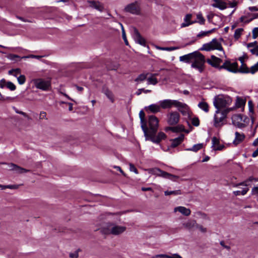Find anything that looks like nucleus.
<instances>
[{"label":"nucleus","mask_w":258,"mask_h":258,"mask_svg":"<svg viewBox=\"0 0 258 258\" xmlns=\"http://www.w3.org/2000/svg\"><path fill=\"white\" fill-rule=\"evenodd\" d=\"M174 212H179L181 214L185 216H188L190 215L191 211L189 209L183 206L176 207L174 209Z\"/></svg>","instance_id":"19"},{"label":"nucleus","mask_w":258,"mask_h":258,"mask_svg":"<svg viewBox=\"0 0 258 258\" xmlns=\"http://www.w3.org/2000/svg\"><path fill=\"white\" fill-rule=\"evenodd\" d=\"M220 69H224L231 72L237 73L238 72V64L237 62L231 63L230 61L226 60L220 67Z\"/></svg>","instance_id":"13"},{"label":"nucleus","mask_w":258,"mask_h":258,"mask_svg":"<svg viewBox=\"0 0 258 258\" xmlns=\"http://www.w3.org/2000/svg\"><path fill=\"white\" fill-rule=\"evenodd\" d=\"M149 128L147 127L146 122L141 124V127L144 132L145 136L148 134L156 133L159 126V120L156 116L153 115H149L148 117Z\"/></svg>","instance_id":"2"},{"label":"nucleus","mask_w":258,"mask_h":258,"mask_svg":"<svg viewBox=\"0 0 258 258\" xmlns=\"http://www.w3.org/2000/svg\"><path fill=\"white\" fill-rule=\"evenodd\" d=\"M214 30V29H212L211 30L208 31H201L199 34H198L197 36L198 37H201L203 36H206L207 34L211 33L212 32H213Z\"/></svg>","instance_id":"42"},{"label":"nucleus","mask_w":258,"mask_h":258,"mask_svg":"<svg viewBox=\"0 0 258 258\" xmlns=\"http://www.w3.org/2000/svg\"><path fill=\"white\" fill-rule=\"evenodd\" d=\"M148 75V73L141 74L139 76H138V77L135 80V81L137 82L138 83L143 82L147 78V76Z\"/></svg>","instance_id":"32"},{"label":"nucleus","mask_w":258,"mask_h":258,"mask_svg":"<svg viewBox=\"0 0 258 258\" xmlns=\"http://www.w3.org/2000/svg\"><path fill=\"white\" fill-rule=\"evenodd\" d=\"M191 67L196 69L200 73H202L204 69L205 59L204 56L198 51H195V56L192 59Z\"/></svg>","instance_id":"5"},{"label":"nucleus","mask_w":258,"mask_h":258,"mask_svg":"<svg viewBox=\"0 0 258 258\" xmlns=\"http://www.w3.org/2000/svg\"><path fill=\"white\" fill-rule=\"evenodd\" d=\"M191 123L195 126H198L200 124V120L197 117H194L191 119Z\"/></svg>","instance_id":"48"},{"label":"nucleus","mask_w":258,"mask_h":258,"mask_svg":"<svg viewBox=\"0 0 258 258\" xmlns=\"http://www.w3.org/2000/svg\"><path fill=\"white\" fill-rule=\"evenodd\" d=\"M252 38L255 39L258 36V27L254 28L252 30Z\"/></svg>","instance_id":"52"},{"label":"nucleus","mask_w":258,"mask_h":258,"mask_svg":"<svg viewBox=\"0 0 258 258\" xmlns=\"http://www.w3.org/2000/svg\"><path fill=\"white\" fill-rule=\"evenodd\" d=\"M171 130L173 132H179L183 131L184 130V128L183 126L180 125H178V126H174V127H168L166 129V130Z\"/></svg>","instance_id":"31"},{"label":"nucleus","mask_w":258,"mask_h":258,"mask_svg":"<svg viewBox=\"0 0 258 258\" xmlns=\"http://www.w3.org/2000/svg\"><path fill=\"white\" fill-rule=\"evenodd\" d=\"M17 80L20 85H22L24 84L26 81L25 76L24 75H20L17 78Z\"/></svg>","instance_id":"44"},{"label":"nucleus","mask_w":258,"mask_h":258,"mask_svg":"<svg viewBox=\"0 0 258 258\" xmlns=\"http://www.w3.org/2000/svg\"><path fill=\"white\" fill-rule=\"evenodd\" d=\"M169 258H182V257L177 253H174L172 255H169Z\"/></svg>","instance_id":"63"},{"label":"nucleus","mask_w":258,"mask_h":258,"mask_svg":"<svg viewBox=\"0 0 258 258\" xmlns=\"http://www.w3.org/2000/svg\"><path fill=\"white\" fill-rule=\"evenodd\" d=\"M181 194V191L180 190H173V191H168L166 190L164 191V195L165 196H170L171 195H179Z\"/></svg>","instance_id":"38"},{"label":"nucleus","mask_w":258,"mask_h":258,"mask_svg":"<svg viewBox=\"0 0 258 258\" xmlns=\"http://www.w3.org/2000/svg\"><path fill=\"white\" fill-rule=\"evenodd\" d=\"M42 56L41 55H36L33 54H30L28 56H24L22 57V58H37V59H40Z\"/></svg>","instance_id":"49"},{"label":"nucleus","mask_w":258,"mask_h":258,"mask_svg":"<svg viewBox=\"0 0 258 258\" xmlns=\"http://www.w3.org/2000/svg\"><path fill=\"white\" fill-rule=\"evenodd\" d=\"M212 147L214 148L215 150H222L224 148L225 146L223 145L220 144V141L216 137H214L212 139Z\"/></svg>","instance_id":"18"},{"label":"nucleus","mask_w":258,"mask_h":258,"mask_svg":"<svg viewBox=\"0 0 258 258\" xmlns=\"http://www.w3.org/2000/svg\"><path fill=\"white\" fill-rule=\"evenodd\" d=\"M243 31V29L242 28H238L235 30L234 34V37L235 39L237 40L240 38Z\"/></svg>","instance_id":"37"},{"label":"nucleus","mask_w":258,"mask_h":258,"mask_svg":"<svg viewBox=\"0 0 258 258\" xmlns=\"http://www.w3.org/2000/svg\"><path fill=\"white\" fill-rule=\"evenodd\" d=\"M69 255H70V257L71 258H78V256H79L78 253L77 251H76L74 253H70Z\"/></svg>","instance_id":"61"},{"label":"nucleus","mask_w":258,"mask_h":258,"mask_svg":"<svg viewBox=\"0 0 258 258\" xmlns=\"http://www.w3.org/2000/svg\"><path fill=\"white\" fill-rule=\"evenodd\" d=\"M232 100L231 97L227 95H220L216 97L213 104L217 109H224L231 105Z\"/></svg>","instance_id":"4"},{"label":"nucleus","mask_w":258,"mask_h":258,"mask_svg":"<svg viewBox=\"0 0 258 258\" xmlns=\"http://www.w3.org/2000/svg\"><path fill=\"white\" fill-rule=\"evenodd\" d=\"M88 3L90 4V6L96 10L102 12L104 9L103 6L99 2L96 1H89Z\"/></svg>","instance_id":"25"},{"label":"nucleus","mask_w":258,"mask_h":258,"mask_svg":"<svg viewBox=\"0 0 258 258\" xmlns=\"http://www.w3.org/2000/svg\"><path fill=\"white\" fill-rule=\"evenodd\" d=\"M124 11L132 14L139 15L141 12L140 4L137 1L130 4L124 8Z\"/></svg>","instance_id":"9"},{"label":"nucleus","mask_w":258,"mask_h":258,"mask_svg":"<svg viewBox=\"0 0 258 258\" xmlns=\"http://www.w3.org/2000/svg\"><path fill=\"white\" fill-rule=\"evenodd\" d=\"M155 47L158 50H166V51H172L180 48V47H162L159 46H156Z\"/></svg>","instance_id":"35"},{"label":"nucleus","mask_w":258,"mask_h":258,"mask_svg":"<svg viewBox=\"0 0 258 258\" xmlns=\"http://www.w3.org/2000/svg\"><path fill=\"white\" fill-rule=\"evenodd\" d=\"M21 73V70L20 69H12L9 71V74L12 75L15 77H17L19 74Z\"/></svg>","instance_id":"40"},{"label":"nucleus","mask_w":258,"mask_h":258,"mask_svg":"<svg viewBox=\"0 0 258 258\" xmlns=\"http://www.w3.org/2000/svg\"><path fill=\"white\" fill-rule=\"evenodd\" d=\"M133 30V36L135 41L142 45L145 46L146 41L144 38L141 36L138 30L136 28H134Z\"/></svg>","instance_id":"17"},{"label":"nucleus","mask_w":258,"mask_h":258,"mask_svg":"<svg viewBox=\"0 0 258 258\" xmlns=\"http://www.w3.org/2000/svg\"><path fill=\"white\" fill-rule=\"evenodd\" d=\"M181 105L176 106V107L178 108L179 111L184 115H186L189 113V107L185 103H183L180 102Z\"/></svg>","instance_id":"24"},{"label":"nucleus","mask_w":258,"mask_h":258,"mask_svg":"<svg viewBox=\"0 0 258 258\" xmlns=\"http://www.w3.org/2000/svg\"><path fill=\"white\" fill-rule=\"evenodd\" d=\"M16 18L24 22H29V23H32L33 21L30 20L25 19L24 18L22 17H20L19 16H16Z\"/></svg>","instance_id":"58"},{"label":"nucleus","mask_w":258,"mask_h":258,"mask_svg":"<svg viewBox=\"0 0 258 258\" xmlns=\"http://www.w3.org/2000/svg\"><path fill=\"white\" fill-rule=\"evenodd\" d=\"M40 119H47L46 118V113L44 111H41L40 113V116H39Z\"/></svg>","instance_id":"57"},{"label":"nucleus","mask_w":258,"mask_h":258,"mask_svg":"<svg viewBox=\"0 0 258 258\" xmlns=\"http://www.w3.org/2000/svg\"><path fill=\"white\" fill-rule=\"evenodd\" d=\"M9 58L12 60H15V59L16 58H22V57H20V56H19V55H16V54H10L9 56Z\"/></svg>","instance_id":"60"},{"label":"nucleus","mask_w":258,"mask_h":258,"mask_svg":"<svg viewBox=\"0 0 258 258\" xmlns=\"http://www.w3.org/2000/svg\"><path fill=\"white\" fill-rule=\"evenodd\" d=\"M196 228H198L199 230H200L203 233H205L207 232V229L204 227L203 226L199 225L197 223V225Z\"/></svg>","instance_id":"53"},{"label":"nucleus","mask_w":258,"mask_h":258,"mask_svg":"<svg viewBox=\"0 0 258 258\" xmlns=\"http://www.w3.org/2000/svg\"><path fill=\"white\" fill-rule=\"evenodd\" d=\"M192 15L191 14H187L184 18V22L181 24V27H185L188 26L189 25L192 24L196 22V21H190V19L191 18Z\"/></svg>","instance_id":"26"},{"label":"nucleus","mask_w":258,"mask_h":258,"mask_svg":"<svg viewBox=\"0 0 258 258\" xmlns=\"http://www.w3.org/2000/svg\"><path fill=\"white\" fill-rule=\"evenodd\" d=\"M207 62L213 67H218L220 63L222 62V59L215 55H212L211 59H208Z\"/></svg>","instance_id":"20"},{"label":"nucleus","mask_w":258,"mask_h":258,"mask_svg":"<svg viewBox=\"0 0 258 258\" xmlns=\"http://www.w3.org/2000/svg\"><path fill=\"white\" fill-rule=\"evenodd\" d=\"M250 51L253 54L258 55V45L255 46L253 48L251 49Z\"/></svg>","instance_id":"55"},{"label":"nucleus","mask_w":258,"mask_h":258,"mask_svg":"<svg viewBox=\"0 0 258 258\" xmlns=\"http://www.w3.org/2000/svg\"><path fill=\"white\" fill-rule=\"evenodd\" d=\"M150 174L162 177L164 178L169 179L175 181L179 179V177L177 175L171 174L164 171L161 170L158 168H150L146 170Z\"/></svg>","instance_id":"6"},{"label":"nucleus","mask_w":258,"mask_h":258,"mask_svg":"<svg viewBox=\"0 0 258 258\" xmlns=\"http://www.w3.org/2000/svg\"><path fill=\"white\" fill-rule=\"evenodd\" d=\"M198 107L206 112L209 111V105L206 102L202 101L199 103Z\"/></svg>","instance_id":"33"},{"label":"nucleus","mask_w":258,"mask_h":258,"mask_svg":"<svg viewBox=\"0 0 258 258\" xmlns=\"http://www.w3.org/2000/svg\"><path fill=\"white\" fill-rule=\"evenodd\" d=\"M248 191V188H244L241 191H240V190L234 191L233 194L235 196H239L240 195H245Z\"/></svg>","instance_id":"39"},{"label":"nucleus","mask_w":258,"mask_h":258,"mask_svg":"<svg viewBox=\"0 0 258 258\" xmlns=\"http://www.w3.org/2000/svg\"><path fill=\"white\" fill-rule=\"evenodd\" d=\"M145 110L148 113H156L161 111V109L159 104H152L145 107Z\"/></svg>","instance_id":"15"},{"label":"nucleus","mask_w":258,"mask_h":258,"mask_svg":"<svg viewBox=\"0 0 258 258\" xmlns=\"http://www.w3.org/2000/svg\"><path fill=\"white\" fill-rule=\"evenodd\" d=\"M233 109V108H227L224 109H217L214 116V126L216 127L222 126L224 124L227 114Z\"/></svg>","instance_id":"3"},{"label":"nucleus","mask_w":258,"mask_h":258,"mask_svg":"<svg viewBox=\"0 0 258 258\" xmlns=\"http://www.w3.org/2000/svg\"><path fill=\"white\" fill-rule=\"evenodd\" d=\"M157 75V74H151V77L147 78L148 84L155 85L157 84L158 81L156 78V76Z\"/></svg>","instance_id":"29"},{"label":"nucleus","mask_w":258,"mask_h":258,"mask_svg":"<svg viewBox=\"0 0 258 258\" xmlns=\"http://www.w3.org/2000/svg\"><path fill=\"white\" fill-rule=\"evenodd\" d=\"M197 19H198V21L197 22L199 24H200L201 25H203V24H205V19L203 17L202 14L199 13V14H197Z\"/></svg>","instance_id":"41"},{"label":"nucleus","mask_w":258,"mask_h":258,"mask_svg":"<svg viewBox=\"0 0 258 258\" xmlns=\"http://www.w3.org/2000/svg\"><path fill=\"white\" fill-rule=\"evenodd\" d=\"M197 222L194 220H189L183 224V226L186 229L190 230L194 227H196Z\"/></svg>","instance_id":"28"},{"label":"nucleus","mask_w":258,"mask_h":258,"mask_svg":"<svg viewBox=\"0 0 258 258\" xmlns=\"http://www.w3.org/2000/svg\"><path fill=\"white\" fill-rule=\"evenodd\" d=\"M167 122L168 124L173 125L176 124L179 120L180 115L176 111H171L167 115Z\"/></svg>","instance_id":"12"},{"label":"nucleus","mask_w":258,"mask_h":258,"mask_svg":"<svg viewBox=\"0 0 258 258\" xmlns=\"http://www.w3.org/2000/svg\"><path fill=\"white\" fill-rule=\"evenodd\" d=\"M102 93L106 95V96L112 103L114 102V95L113 93L108 88L106 87H103L102 88Z\"/></svg>","instance_id":"22"},{"label":"nucleus","mask_w":258,"mask_h":258,"mask_svg":"<svg viewBox=\"0 0 258 258\" xmlns=\"http://www.w3.org/2000/svg\"><path fill=\"white\" fill-rule=\"evenodd\" d=\"M235 137L233 142V144L235 145H237L244 140L245 135L243 134H240L237 132H235Z\"/></svg>","instance_id":"23"},{"label":"nucleus","mask_w":258,"mask_h":258,"mask_svg":"<svg viewBox=\"0 0 258 258\" xmlns=\"http://www.w3.org/2000/svg\"><path fill=\"white\" fill-rule=\"evenodd\" d=\"M10 170L14 171L16 173L18 174H22L29 171V170L23 168L13 163L7 164Z\"/></svg>","instance_id":"16"},{"label":"nucleus","mask_w":258,"mask_h":258,"mask_svg":"<svg viewBox=\"0 0 258 258\" xmlns=\"http://www.w3.org/2000/svg\"><path fill=\"white\" fill-rule=\"evenodd\" d=\"M216 49L222 51L224 53V51L221 43L219 42L216 38L212 39V40L209 43L204 44L200 49L201 50H205L207 51Z\"/></svg>","instance_id":"7"},{"label":"nucleus","mask_w":258,"mask_h":258,"mask_svg":"<svg viewBox=\"0 0 258 258\" xmlns=\"http://www.w3.org/2000/svg\"><path fill=\"white\" fill-rule=\"evenodd\" d=\"M151 92V91L150 90H146L144 88H142V89H139L136 92V94L137 95L139 96V95H141L142 92H144L145 93H148Z\"/></svg>","instance_id":"43"},{"label":"nucleus","mask_w":258,"mask_h":258,"mask_svg":"<svg viewBox=\"0 0 258 258\" xmlns=\"http://www.w3.org/2000/svg\"><path fill=\"white\" fill-rule=\"evenodd\" d=\"M6 86L11 91H14L16 89V86L11 82H8L6 84Z\"/></svg>","instance_id":"46"},{"label":"nucleus","mask_w":258,"mask_h":258,"mask_svg":"<svg viewBox=\"0 0 258 258\" xmlns=\"http://www.w3.org/2000/svg\"><path fill=\"white\" fill-rule=\"evenodd\" d=\"M232 123L238 128H243L245 125L242 122V117L240 114H234L231 117Z\"/></svg>","instance_id":"14"},{"label":"nucleus","mask_w":258,"mask_h":258,"mask_svg":"<svg viewBox=\"0 0 258 258\" xmlns=\"http://www.w3.org/2000/svg\"><path fill=\"white\" fill-rule=\"evenodd\" d=\"M16 112L17 113H18V114H22L23 115L24 117H28V115L27 114V113H26L25 112H23L22 111H19L18 110L17 108H16L15 107L14 108Z\"/></svg>","instance_id":"59"},{"label":"nucleus","mask_w":258,"mask_h":258,"mask_svg":"<svg viewBox=\"0 0 258 258\" xmlns=\"http://www.w3.org/2000/svg\"><path fill=\"white\" fill-rule=\"evenodd\" d=\"M156 133L148 134L145 137L146 140H150L152 142L156 144L159 143L162 140L166 138V135L163 132H159L157 135Z\"/></svg>","instance_id":"10"},{"label":"nucleus","mask_w":258,"mask_h":258,"mask_svg":"<svg viewBox=\"0 0 258 258\" xmlns=\"http://www.w3.org/2000/svg\"><path fill=\"white\" fill-rule=\"evenodd\" d=\"M184 135L181 134L178 137L171 140V147L175 148L180 144L184 139Z\"/></svg>","instance_id":"27"},{"label":"nucleus","mask_w":258,"mask_h":258,"mask_svg":"<svg viewBox=\"0 0 258 258\" xmlns=\"http://www.w3.org/2000/svg\"><path fill=\"white\" fill-rule=\"evenodd\" d=\"M203 146V144H198L193 146L191 148L187 149V150L197 152L202 149Z\"/></svg>","instance_id":"36"},{"label":"nucleus","mask_w":258,"mask_h":258,"mask_svg":"<svg viewBox=\"0 0 258 258\" xmlns=\"http://www.w3.org/2000/svg\"><path fill=\"white\" fill-rule=\"evenodd\" d=\"M161 109H170L173 106L176 107V106H179L181 104L180 102L176 100L164 99L160 100L159 102Z\"/></svg>","instance_id":"8"},{"label":"nucleus","mask_w":258,"mask_h":258,"mask_svg":"<svg viewBox=\"0 0 258 258\" xmlns=\"http://www.w3.org/2000/svg\"><path fill=\"white\" fill-rule=\"evenodd\" d=\"M126 227L125 226L109 222L102 225L100 228V231L102 234L104 235L119 236L124 233L126 231Z\"/></svg>","instance_id":"1"},{"label":"nucleus","mask_w":258,"mask_h":258,"mask_svg":"<svg viewBox=\"0 0 258 258\" xmlns=\"http://www.w3.org/2000/svg\"><path fill=\"white\" fill-rule=\"evenodd\" d=\"M215 4L213 5L214 7L218 8L221 10H224L227 7L226 4L221 0H215Z\"/></svg>","instance_id":"30"},{"label":"nucleus","mask_w":258,"mask_h":258,"mask_svg":"<svg viewBox=\"0 0 258 258\" xmlns=\"http://www.w3.org/2000/svg\"><path fill=\"white\" fill-rule=\"evenodd\" d=\"M121 31H122V38L124 41V43L126 45H128V42L127 40V39H126V35H125V31H124V29L122 26V25H121Z\"/></svg>","instance_id":"45"},{"label":"nucleus","mask_w":258,"mask_h":258,"mask_svg":"<svg viewBox=\"0 0 258 258\" xmlns=\"http://www.w3.org/2000/svg\"><path fill=\"white\" fill-rule=\"evenodd\" d=\"M249 70V73L253 74H254L256 72H257L258 71V67H257L255 65H253Z\"/></svg>","instance_id":"54"},{"label":"nucleus","mask_w":258,"mask_h":258,"mask_svg":"<svg viewBox=\"0 0 258 258\" xmlns=\"http://www.w3.org/2000/svg\"><path fill=\"white\" fill-rule=\"evenodd\" d=\"M238 72L242 73H249V70L244 63H241L240 68L238 69Z\"/></svg>","instance_id":"34"},{"label":"nucleus","mask_w":258,"mask_h":258,"mask_svg":"<svg viewBox=\"0 0 258 258\" xmlns=\"http://www.w3.org/2000/svg\"><path fill=\"white\" fill-rule=\"evenodd\" d=\"M195 56V52L188 53L187 54L184 55L179 57V60L180 61L185 62L186 63H189L192 61Z\"/></svg>","instance_id":"21"},{"label":"nucleus","mask_w":258,"mask_h":258,"mask_svg":"<svg viewBox=\"0 0 258 258\" xmlns=\"http://www.w3.org/2000/svg\"><path fill=\"white\" fill-rule=\"evenodd\" d=\"M152 258H169V255L165 254H159L153 255Z\"/></svg>","instance_id":"50"},{"label":"nucleus","mask_w":258,"mask_h":258,"mask_svg":"<svg viewBox=\"0 0 258 258\" xmlns=\"http://www.w3.org/2000/svg\"><path fill=\"white\" fill-rule=\"evenodd\" d=\"M129 166H130V170L131 171L134 172L136 174L138 173V170L134 164H133L132 163H130Z\"/></svg>","instance_id":"51"},{"label":"nucleus","mask_w":258,"mask_h":258,"mask_svg":"<svg viewBox=\"0 0 258 258\" xmlns=\"http://www.w3.org/2000/svg\"><path fill=\"white\" fill-rule=\"evenodd\" d=\"M20 185L13 184V185H7V188L15 189H18L20 187Z\"/></svg>","instance_id":"56"},{"label":"nucleus","mask_w":258,"mask_h":258,"mask_svg":"<svg viewBox=\"0 0 258 258\" xmlns=\"http://www.w3.org/2000/svg\"><path fill=\"white\" fill-rule=\"evenodd\" d=\"M139 116L141 119L142 124H144L146 122L145 121V113L143 110H141L139 113Z\"/></svg>","instance_id":"47"},{"label":"nucleus","mask_w":258,"mask_h":258,"mask_svg":"<svg viewBox=\"0 0 258 258\" xmlns=\"http://www.w3.org/2000/svg\"><path fill=\"white\" fill-rule=\"evenodd\" d=\"M35 86L42 90H47L50 86L49 81L45 80L42 79H37L33 80Z\"/></svg>","instance_id":"11"},{"label":"nucleus","mask_w":258,"mask_h":258,"mask_svg":"<svg viewBox=\"0 0 258 258\" xmlns=\"http://www.w3.org/2000/svg\"><path fill=\"white\" fill-rule=\"evenodd\" d=\"M256 44H257V42L256 41L253 42L249 43L247 44V47L248 48L251 47H254L255 46H256Z\"/></svg>","instance_id":"62"},{"label":"nucleus","mask_w":258,"mask_h":258,"mask_svg":"<svg viewBox=\"0 0 258 258\" xmlns=\"http://www.w3.org/2000/svg\"><path fill=\"white\" fill-rule=\"evenodd\" d=\"M251 191L253 195H258V187H254Z\"/></svg>","instance_id":"64"}]
</instances>
